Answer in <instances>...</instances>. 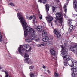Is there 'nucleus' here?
Wrapping results in <instances>:
<instances>
[{
    "mask_svg": "<svg viewBox=\"0 0 77 77\" xmlns=\"http://www.w3.org/2000/svg\"><path fill=\"white\" fill-rule=\"evenodd\" d=\"M17 17L20 21L24 30V35L26 38L25 41L27 42H31L32 40H35L36 41H40L41 40L37 38L36 35L35 33L36 32L32 28L26 26L27 24L23 18V14L19 12L17 14Z\"/></svg>",
    "mask_w": 77,
    "mask_h": 77,
    "instance_id": "1",
    "label": "nucleus"
},
{
    "mask_svg": "<svg viewBox=\"0 0 77 77\" xmlns=\"http://www.w3.org/2000/svg\"><path fill=\"white\" fill-rule=\"evenodd\" d=\"M32 50V47L30 46L28 44H26L23 46L21 45L18 49V51L19 53H20L22 56L24 55L25 62L28 63L29 65H31L34 63V61L29 58V57L27 53L30 52Z\"/></svg>",
    "mask_w": 77,
    "mask_h": 77,
    "instance_id": "2",
    "label": "nucleus"
},
{
    "mask_svg": "<svg viewBox=\"0 0 77 77\" xmlns=\"http://www.w3.org/2000/svg\"><path fill=\"white\" fill-rule=\"evenodd\" d=\"M67 54H68V51L65 50H64L61 53V56L64 60V65L65 66L69 65L71 67H72L74 66V64L72 62L74 59L71 58L69 55H67Z\"/></svg>",
    "mask_w": 77,
    "mask_h": 77,
    "instance_id": "3",
    "label": "nucleus"
},
{
    "mask_svg": "<svg viewBox=\"0 0 77 77\" xmlns=\"http://www.w3.org/2000/svg\"><path fill=\"white\" fill-rule=\"evenodd\" d=\"M55 15L57 21L60 24V26L62 27V29H63L64 26L62 25V22L63 21V16L62 15V13H56Z\"/></svg>",
    "mask_w": 77,
    "mask_h": 77,
    "instance_id": "4",
    "label": "nucleus"
},
{
    "mask_svg": "<svg viewBox=\"0 0 77 77\" xmlns=\"http://www.w3.org/2000/svg\"><path fill=\"white\" fill-rule=\"evenodd\" d=\"M74 46H72L70 48V49L74 53H76L77 55V45L76 44H73Z\"/></svg>",
    "mask_w": 77,
    "mask_h": 77,
    "instance_id": "5",
    "label": "nucleus"
},
{
    "mask_svg": "<svg viewBox=\"0 0 77 77\" xmlns=\"http://www.w3.org/2000/svg\"><path fill=\"white\" fill-rule=\"evenodd\" d=\"M46 18L47 21L48 22V23H49V24H51V25L50 26H52V23H51V22H50L53 20V17H52L48 16V17H46Z\"/></svg>",
    "mask_w": 77,
    "mask_h": 77,
    "instance_id": "6",
    "label": "nucleus"
},
{
    "mask_svg": "<svg viewBox=\"0 0 77 77\" xmlns=\"http://www.w3.org/2000/svg\"><path fill=\"white\" fill-rule=\"evenodd\" d=\"M54 33L55 34L56 37H57V38H60L61 36L60 33L56 29H54Z\"/></svg>",
    "mask_w": 77,
    "mask_h": 77,
    "instance_id": "7",
    "label": "nucleus"
},
{
    "mask_svg": "<svg viewBox=\"0 0 77 77\" xmlns=\"http://www.w3.org/2000/svg\"><path fill=\"white\" fill-rule=\"evenodd\" d=\"M51 39H53V38H49L48 36H45V38H43L42 41L44 42H50Z\"/></svg>",
    "mask_w": 77,
    "mask_h": 77,
    "instance_id": "8",
    "label": "nucleus"
},
{
    "mask_svg": "<svg viewBox=\"0 0 77 77\" xmlns=\"http://www.w3.org/2000/svg\"><path fill=\"white\" fill-rule=\"evenodd\" d=\"M68 23L69 25V29L70 30H72L73 29V26L71 25V24H72V21L71 19H69L68 21Z\"/></svg>",
    "mask_w": 77,
    "mask_h": 77,
    "instance_id": "9",
    "label": "nucleus"
},
{
    "mask_svg": "<svg viewBox=\"0 0 77 77\" xmlns=\"http://www.w3.org/2000/svg\"><path fill=\"white\" fill-rule=\"evenodd\" d=\"M50 53L52 56H55L56 55V52L53 49L50 50Z\"/></svg>",
    "mask_w": 77,
    "mask_h": 77,
    "instance_id": "10",
    "label": "nucleus"
},
{
    "mask_svg": "<svg viewBox=\"0 0 77 77\" xmlns=\"http://www.w3.org/2000/svg\"><path fill=\"white\" fill-rule=\"evenodd\" d=\"M30 74V77H35V75H37V72H36L34 73L31 72Z\"/></svg>",
    "mask_w": 77,
    "mask_h": 77,
    "instance_id": "11",
    "label": "nucleus"
},
{
    "mask_svg": "<svg viewBox=\"0 0 77 77\" xmlns=\"http://www.w3.org/2000/svg\"><path fill=\"white\" fill-rule=\"evenodd\" d=\"M45 7H46V12H47V14H48V11H49V4H47L45 5Z\"/></svg>",
    "mask_w": 77,
    "mask_h": 77,
    "instance_id": "12",
    "label": "nucleus"
},
{
    "mask_svg": "<svg viewBox=\"0 0 77 77\" xmlns=\"http://www.w3.org/2000/svg\"><path fill=\"white\" fill-rule=\"evenodd\" d=\"M47 35V31L45 30L43 31L42 34V37H45Z\"/></svg>",
    "mask_w": 77,
    "mask_h": 77,
    "instance_id": "13",
    "label": "nucleus"
},
{
    "mask_svg": "<svg viewBox=\"0 0 77 77\" xmlns=\"http://www.w3.org/2000/svg\"><path fill=\"white\" fill-rule=\"evenodd\" d=\"M36 29H37L38 31H39V32H41L42 30V26H37V28H36Z\"/></svg>",
    "mask_w": 77,
    "mask_h": 77,
    "instance_id": "14",
    "label": "nucleus"
},
{
    "mask_svg": "<svg viewBox=\"0 0 77 77\" xmlns=\"http://www.w3.org/2000/svg\"><path fill=\"white\" fill-rule=\"evenodd\" d=\"M67 11V9L66 8L64 9V11L65 12V14H64V16L65 17V18H66H66L67 17V16H66V12Z\"/></svg>",
    "mask_w": 77,
    "mask_h": 77,
    "instance_id": "15",
    "label": "nucleus"
},
{
    "mask_svg": "<svg viewBox=\"0 0 77 77\" xmlns=\"http://www.w3.org/2000/svg\"><path fill=\"white\" fill-rule=\"evenodd\" d=\"M69 0H67L66 2V4H65L64 6V8L65 9L66 8V7H67V6L68 5V2H69Z\"/></svg>",
    "mask_w": 77,
    "mask_h": 77,
    "instance_id": "16",
    "label": "nucleus"
},
{
    "mask_svg": "<svg viewBox=\"0 0 77 77\" xmlns=\"http://www.w3.org/2000/svg\"><path fill=\"white\" fill-rule=\"evenodd\" d=\"M72 62H73V64H74H74L76 65L75 66H77V61L75 60L74 59H73V60L72 61Z\"/></svg>",
    "mask_w": 77,
    "mask_h": 77,
    "instance_id": "17",
    "label": "nucleus"
},
{
    "mask_svg": "<svg viewBox=\"0 0 77 77\" xmlns=\"http://www.w3.org/2000/svg\"><path fill=\"white\" fill-rule=\"evenodd\" d=\"M52 10L53 12H56V11H55V7L54 6H52Z\"/></svg>",
    "mask_w": 77,
    "mask_h": 77,
    "instance_id": "18",
    "label": "nucleus"
},
{
    "mask_svg": "<svg viewBox=\"0 0 77 77\" xmlns=\"http://www.w3.org/2000/svg\"><path fill=\"white\" fill-rule=\"evenodd\" d=\"M29 69L30 71H33L34 69V67L33 66H31L29 67Z\"/></svg>",
    "mask_w": 77,
    "mask_h": 77,
    "instance_id": "19",
    "label": "nucleus"
},
{
    "mask_svg": "<svg viewBox=\"0 0 77 77\" xmlns=\"http://www.w3.org/2000/svg\"><path fill=\"white\" fill-rule=\"evenodd\" d=\"M4 72H5V77H8V75H8V72L5 71Z\"/></svg>",
    "mask_w": 77,
    "mask_h": 77,
    "instance_id": "20",
    "label": "nucleus"
},
{
    "mask_svg": "<svg viewBox=\"0 0 77 77\" xmlns=\"http://www.w3.org/2000/svg\"><path fill=\"white\" fill-rule=\"evenodd\" d=\"M54 77H58V75H59V74L57 73L56 72H55L54 74Z\"/></svg>",
    "mask_w": 77,
    "mask_h": 77,
    "instance_id": "21",
    "label": "nucleus"
},
{
    "mask_svg": "<svg viewBox=\"0 0 77 77\" xmlns=\"http://www.w3.org/2000/svg\"><path fill=\"white\" fill-rule=\"evenodd\" d=\"M26 19L27 20H30V15H28L26 16Z\"/></svg>",
    "mask_w": 77,
    "mask_h": 77,
    "instance_id": "22",
    "label": "nucleus"
},
{
    "mask_svg": "<svg viewBox=\"0 0 77 77\" xmlns=\"http://www.w3.org/2000/svg\"><path fill=\"white\" fill-rule=\"evenodd\" d=\"M61 47L62 48V51H63V50H64V48H65V47H64V46L62 45H61Z\"/></svg>",
    "mask_w": 77,
    "mask_h": 77,
    "instance_id": "23",
    "label": "nucleus"
},
{
    "mask_svg": "<svg viewBox=\"0 0 77 77\" xmlns=\"http://www.w3.org/2000/svg\"><path fill=\"white\" fill-rule=\"evenodd\" d=\"M10 5H11V6H14L15 7V5H14L12 3H10Z\"/></svg>",
    "mask_w": 77,
    "mask_h": 77,
    "instance_id": "24",
    "label": "nucleus"
},
{
    "mask_svg": "<svg viewBox=\"0 0 77 77\" xmlns=\"http://www.w3.org/2000/svg\"><path fill=\"white\" fill-rule=\"evenodd\" d=\"M42 3L43 4H45L46 3V0H42Z\"/></svg>",
    "mask_w": 77,
    "mask_h": 77,
    "instance_id": "25",
    "label": "nucleus"
},
{
    "mask_svg": "<svg viewBox=\"0 0 77 77\" xmlns=\"http://www.w3.org/2000/svg\"><path fill=\"white\" fill-rule=\"evenodd\" d=\"M39 18L40 19H42V15H41V14H39Z\"/></svg>",
    "mask_w": 77,
    "mask_h": 77,
    "instance_id": "26",
    "label": "nucleus"
},
{
    "mask_svg": "<svg viewBox=\"0 0 77 77\" xmlns=\"http://www.w3.org/2000/svg\"><path fill=\"white\" fill-rule=\"evenodd\" d=\"M36 46H37V47H41V45L40 44L36 45Z\"/></svg>",
    "mask_w": 77,
    "mask_h": 77,
    "instance_id": "27",
    "label": "nucleus"
},
{
    "mask_svg": "<svg viewBox=\"0 0 77 77\" xmlns=\"http://www.w3.org/2000/svg\"><path fill=\"white\" fill-rule=\"evenodd\" d=\"M36 20V17H34V19L33 20V22L34 23L35 21V20Z\"/></svg>",
    "mask_w": 77,
    "mask_h": 77,
    "instance_id": "28",
    "label": "nucleus"
},
{
    "mask_svg": "<svg viewBox=\"0 0 77 77\" xmlns=\"http://www.w3.org/2000/svg\"><path fill=\"white\" fill-rule=\"evenodd\" d=\"M30 20H31V19H32L33 18V17L32 16H31L30 17Z\"/></svg>",
    "mask_w": 77,
    "mask_h": 77,
    "instance_id": "29",
    "label": "nucleus"
},
{
    "mask_svg": "<svg viewBox=\"0 0 77 77\" xmlns=\"http://www.w3.org/2000/svg\"><path fill=\"white\" fill-rule=\"evenodd\" d=\"M44 24L43 25V26L44 27H46V24H45V23H44Z\"/></svg>",
    "mask_w": 77,
    "mask_h": 77,
    "instance_id": "30",
    "label": "nucleus"
},
{
    "mask_svg": "<svg viewBox=\"0 0 77 77\" xmlns=\"http://www.w3.org/2000/svg\"><path fill=\"white\" fill-rule=\"evenodd\" d=\"M38 1L40 3H42V0H38Z\"/></svg>",
    "mask_w": 77,
    "mask_h": 77,
    "instance_id": "31",
    "label": "nucleus"
},
{
    "mask_svg": "<svg viewBox=\"0 0 77 77\" xmlns=\"http://www.w3.org/2000/svg\"><path fill=\"white\" fill-rule=\"evenodd\" d=\"M40 45H41V46H44V44H41Z\"/></svg>",
    "mask_w": 77,
    "mask_h": 77,
    "instance_id": "32",
    "label": "nucleus"
},
{
    "mask_svg": "<svg viewBox=\"0 0 77 77\" xmlns=\"http://www.w3.org/2000/svg\"><path fill=\"white\" fill-rule=\"evenodd\" d=\"M42 67H43V68H46L45 66H43Z\"/></svg>",
    "mask_w": 77,
    "mask_h": 77,
    "instance_id": "33",
    "label": "nucleus"
},
{
    "mask_svg": "<svg viewBox=\"0 0 77 77\" xmlns=\"http://www.w3.org/2000/svg\"><path fill=\"white\" fill-rule=\"evenodd\" d=\"M47 71L48 72V73H49V74H50V71H49V70H47Z\"/></svg>",
    "mask_w": 77,
    "mask_h": 77,
    "instance_id": "34",
    "label": "nucleus"
},
{
    "mask_svg": "<svg viewBox=\"0 0 77 77\" xmlns=\"http://www.w3.org/2000/svg\"><path fill=\"white\" fill-rule=\"evenodd\" d=\"M2 68H3V67H2L0 66V69H2Z\"/></svg>",
    "mask_w": 77,
    "mask_h": 77,
    "instance_id": "35",
    "label": "nucleus"
},
{
    "mask_svg": "<svg viewBox=\"0 0 77 77\" xmlns=\"http://www.w3.org/2000/svg\"><path fill=\"white\" fill-rule=\"evenodd\" d=\"M35 23H37V21H36L35 22Z\"/></svg>",
    "mask_w": 77,
    "mask_h": 77,
    "instance_id": "36",
    "label": "nucleus"
},
{
    "mask_svg": "<svg viewBox=\"0 0 77 77\" xmlns=\"http://www.w3.org/2000/svg\"><path fill=\"white\" fill-rule=\"evenodd\" d=\"M20 11L19 10H17V11Z\"/></svg>",
    "mask_w": 77,
    "mask_h": 77,
    "instance_id": "37",
    "label": "nucleus"
},
{
    "mask_svg": "<svg viewBox=\"0 0 77 77\" xmlns=\"http://www.w3.org/2000/svg\"><path fill=\"white\" fill-rule=\"evenodd\" d=\"M8 1V2H9V1H10V0H7Z\"/></svg>",
    "mask_w": 77,
    "mask_h": 77,
    "instance_id": "38",
    "label": "nucleus"
},
{
    "mask_svg": "<svg viewBox=\"0 0 77 77\" xmlns=\"http://www.w3.org/2000/svg\"><path fill=\"white\" fill-rule=\"evenodd\" d=\"M57 2H59V0H57Z\"/></svg>",
    "mask_w": 77,
    "mask_h": 77,
    "instance_id": "39",
    "label": "nucleus"
},
{
    "mask_svg": "<svg viewBox=\"0 0 77 77\" xmlns=\"http://www.w3.org/2000/svg\"><path fill=\"white\" fill-rule=\"evenodd\" d=\"M63 68H65L64 67H63Z\"/></svg>",
    "mask_w": 77,
    "mask_h": 77,
    "instance_id": "40",
    "label": "nucleus"
},
{
    "mask_svg": "<svg viewBox=\"0 0 77 77\" xmlns=\"http://www.w3.org/2000/svg\"><path fill=\"white\" fill-rule=\"evenodd\" d=\"M34 25H35V23H34Z\"/></svg>",
    "mask_w": 77,
    "mask_h": 77,
    "instance_id": "41",
    "label": "nucleus"
},
{
    "mask_svg": "<svg viewBox=\"0 0 77 77\" xmlns=\"http://www.w3.org/2000/svg\"><path fill=\"white\" fill-rule=\"evenodd\" d=\"M74 37H73V38H74Z\"/></svg>",
    "mask_w": 77,
    "mask_h": 77,
    "instance_id": "42",
    "label": "nucleus"
},
{
    "mask_svg": "<svg viewBox=\"0 0 77 77\" xmlns=\"http://www.w3.org/2000/svg\"><path fill=\"white\" fill-rule=\"evenodd\" d=\"M0 0V1H2V0Z\"/></svg>",
    "mask_w": 77,
    "mask_h": 77,
    "instance_id": "43",
    "label": "nucleus"
},
{
    "mask_svg": "<svg viewBox=\"0 0 77 77\" xmlns=\"http://www.w3.org/2000/svg\"><path fill=\"white\" fill-rule=\"evenodd\" d=\"M0 77H1V76L0 75Z\"/></svg>",
    "mask_w": 77,
    "mask_h": 77,
    "instance_id": "44",
    "label": "nucleus"
}]
</instances>
